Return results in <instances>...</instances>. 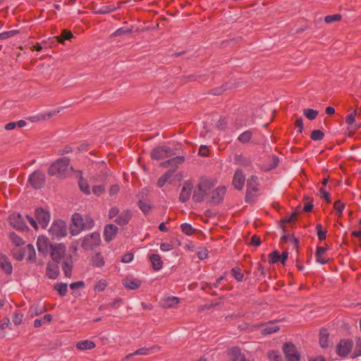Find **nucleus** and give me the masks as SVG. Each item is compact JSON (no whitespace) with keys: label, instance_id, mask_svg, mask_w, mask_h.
I'll use <instances>...</instances> for the list:
<instances>
[{"label":"nucleus","instance_id":"f257e3e1","mask_svg":"<svg viewBox=\"0 0 361 361\" xmlns=\"http://www.w3.org/2000/svg\"><path fill=\"white\" fill-rule=\"evenodd\" d=\"M26 218L29 221L30 225L35 228L38 229V225L42 228H46L50 221V214L49 211L42 209V208H37L35 209V219L30 216H27Z\"/></svg>","mask_w":361,"mask_h":361},{"label":"nucleus","instance_id":"f03ea898","mask_svg":"<svg viewBox=\"0 0 361 361\" xmlns=\"http://www.w3.org/2000/svg\"><path fill=\"white\" fill-rule=\"evenodd\" d=\"M69 169V159L66 157H63L59 159L50 166L48 173L50 176L63 177L67 175Z\"/></svg>","mask_w":361,"mask_h":361},{"label":"nucleus","instance_id":"7ed1b4c3","mask_svg":"<svg viewBox=\"0 0 361 361\" xmlns=\"http://www.w3.org/2000/svg\"><path fill=\"white\" fill-rule=\"evenodd\" d=\"M81 240V247L85 250H92L101 243L100 234L98 232H93L85 236Z\"/></svg>","mask_w":361,"mask_h":361},{"label":"nucleus","instance_id":"20e7f679","mask_svg":"<svg viewBox=\"0 0 361 361\" xmlns=\"http://www.w3.org/2000/svg\"><path fill=\"white\" fill-rule=\"evenodd\" d=\"M49 234L53 238H61L67 234V226L65 221L62 220L54 221L49 230Z\"/></svg>","mask_w":361,"mask_h":361},{"label":"nucleus","instance_id":"39448f33","mask_svg":"<svg viewBox=\"0 0 361 361\" xmlns=\"http://www.w3.org/2000/svg\"><path fill=\"white\" fill-rule=\"evenodd\" d=\"M66 252V247L62 243H56L50 245V257L56 263H59L61 260Z\"/></svg>","mask_w":361,"mask_h":361},{"label":"nucleus","instance_id":"423d86ee","mask_svg":"<svg viewBox=\"0 0 361 361\" xmlns=\"http://www.w3.org/2000/svg\"><path fill=\"white\" fill-rule=\"evenodd\" d=\"M70 229L73 235H78L85 229L84 219L80 214L75 213L73 215L72 224Z\"/></svg>","mask_w":361,"mask_h":361},{"label":"nucleus","instance_id":"0eeeda50","mask_svg":"<svg viewBox=\"0 0 361 361\" xmlns=\"http://www.w3.org/2000/svg\"><path fill=\"white\" fill-rule=\"evenodd\" d=\"M10 225L19 231H25L27 228L23 216L18 213H13L8 217Z\"/></svg>","mask_w":361,"mask_h":361},{"label":"nucleus","instance_id":"6e6552de","mask_svg":"<svg viewBox=\"0 0 361 361\" xmlns=\"http://www.w3.org/2000/svg\"><path fill=\"white\" fill-rule=\"evenodd\" d=\"M353 347V342L350 339H342L336 346V353L340 357L348 356Z\"/></svg>","mask_w":361,"mask_h":361},{"label":"nucleus","instance_id":"1a4fd4ad","mask_svg":"<svg viewBox=\"0 0 361 361\" xmlns=\"http://www.w3.org/2000/svg\"><path fill=\"white\" fill-rule=\"evenodd\" d=\"M283 350L288 361H300V355L294 345L286 343L283 345Z\"/></svg>","mask_w":361,"mask_h":361},{"label":"nucleus","instance_id":"9d476101","mask_svg":"<svg viewBox=\"0 0 361 361\" xmlns=\"http://www.w3.org/2000/svg\"><path fill=\"white\" fill-rule=\"evenodd\" d=\"M45 180V176L44 173L39 171H35L33 172L30 178L29 182L32 185V186L36 189L41 188Z\"/></svg>","mask_w":361,"mask_h":361},{"label":"nucleus","instance_id":"9b49d317","mask_svg":"<svg viewBox=\"0 0 361 361\" xmlns=\"http://www.w3.org/2000/svg\"><path fill=\"white\" fill-rule=\"evenodd\" d=\"M171 149L169 147L161 146L154 149L151 154V157L153 159L159 160L172 155Z\"/></svg>","mask_w":361,"mask_h":361},{"label":"nucleus","instance_id":"f8f14e48","mask_svg":"<svg viewBox=\"0 0 361 361\" xmlns=\"http://www.w3.org/2000/svg\"><path fill=\"white\" fill-rule=\"evenodd\" d=\"M259 189L258 178L255 176H252L247 180V193L246 199L251 196L252 192H256Z\"/></svg>","mask_w":361,"mask_h":361},{"label":"nucleus","instance_id":"ddd939ff","mask_svg":"<svg viewBox=\"0 0 361 361\" xmlns=\"http://www.w3.org/2000/svg\"><path fill=\"white\" fill-rule=\"evenodd\" d=\"M49 239L44 235H40L37 238V247L39 252L43 255H47L50 250V245Z\"/></svg>","mask_w":361,"mask_h":361},{"label":"nucleus","instance_id":"4468645a","mask_svg":"<svg viewBox=\"0 0 361 361\" xmlns=\"http://www.w3.org/2000/svg\"><path fill=\"white\" fill-rule=\"evenodd\" d=\"M192 188L193 185L190 181H186L184 183L179 196L180 202H185L189 200L191 196Z\"/></svg>","mask_w":361,"mask_h":361},{"label":"nucleus","instance_id":"2eb2a0df","mask_svg":"<svg viewBox=\"0 0 361 361\" xmlns=\"http://www.w3.org/2000/svg\"><path fill=\"white\" fill-rule=\"evenodd\" d=\"M227 356L229 361H243L245 360V355L238 347H233L227 350Z\"/></svg>","mask_w":361,"mask_h":361},{"label":"nucleus","instance_id":"dca6fc26","mask_svg":"<svg viewBox=\"0 0 361 361\" xmlns=\"http://www.w3.org/2000/svg\"><path fill=\"white\" fill-rule=\"evenodd\" d=\"M245 181V177L241 169H238L235 171L233 179V185L238 190H242L244 187Z\"/></svg>","mask_w":361,"mask_h":361},{"label":"nucleus","instance_id":"f3484780","mask_svg":"<svg viewBox=\"0 0 361 361\" xmlns=\"http://www.w3.org/2000/svg\"><path fill=\"white\" fill-rule=\"evenodd\" d=\"M226 189L224 186H220L211 191L209 197L214 203H219L224 198Z\"/></svg>","mask_w":361,"mask_h":361},{"label":"nucleus","instance_id":"a211bd4d","mask_svg":"<svg viewBox=\"0 0 361 361\" xmlns=\"http://www.w3.org/2000/svg\"><path fill=\"white\" fill-rule=\"evenodd\" d=\"M118 228L114 224H108L104 231V238L107 242L112 240L118 233Z\"/></svg>","mask_w":361,"mask_h":361},{"label":"nucleus","instance_id":"6ab92c4d","mask_svg":"<svg viewBox=\"0 0 361 361\" xmlns=\"http://www.w3.org/2000/svg\"><path fill=\"white\" fill-rule=\"evenodd\" d=\"M35 256L36 253L34 246L31 244H28L24 247L19 259L26 258L28 261H34L35 259Z\"/></svg>","mask_w":361,"mask_h":361},{"label":"nucleus","instance_id":"aec40b11","mask_svg":"<svg viewBox=\"0 0 361 361\" xmlns=\"http://www.w3.org/2000/svg\"><path fill=\"white\" fill-rule=\"evenodd\" d=\"M73 264V261L71 256L66 258L62 263V269L67 278H70L72 275Z\"/></svg>","mask_w":361,"mask_h":361},{"label":"nucleus","instance_id":"412c9836","mask_svg":"<svg viewBox=\"0 0 361 361\" xmlns=\"http://www.w3.org/2000/svg\"><path fill=\"white\" fill-rule=\"evenodd\" d=\"M59 274V267L56 264L49 262L47 265V275L49 279H55Z\"/></svg>","mask_w":361,"mask_h":361},{"label":"nucleus","instance_id":"4be33fe9","mask_svg":"<svg viewBox=\"0 0 361 361\" xmlns=\"http://www.w3.org/2000/svg\"><path fill=\"white\" fill-rule=\"evenodd\" d=\"M123 285L128 289L135 290L141 286V281L133 278H126L123 280Z\"/></svg>","mask_w":361,"mask_h":361},{"label":"nucleus","instance_id":"5701e85b","mask_svg":"<svg viewBox=\"0 0 361 361\" xmlns=\"http://www.w3.org/2000/svg\"><path fill=\"white\" fill-rule=\"evenodd\" d=\"M326 248L324 247H318L316 251V260L321 264H325L329 259L326 255Z\"/></svg>","mask_w":361,"mask_h":361},{"label":"nucleus","instance_id":"b1692460","mask_svg":"<svg viewBox=\"0 0 361 361\" xmlns=\"http://www.w3.org/2000/svg\"><path fill=\"white\" fill-rule=\"evenodd\" d=\"M131 216V212L130 210H125L118 215L115 221L120 226L126 225L129 222Z\"/></svg>","mask_w":361,"mask_h":361},{"label":"nucleus","instance_id":"393cba45","mask_svg":"<svg viewBox=\"0 0 361 361\" xmlns=\"http://www.w3.org/2000/svg\"><path fill=\"white\" fill-rule=\"evenodd\" d=\"M149 259L152 264L153 269L156 271L161 269L163 267V261L160 255L157 254H152L149 255Z\"/></svg>","mask_w":361,"mask_h":361},{"label":"nucleus","instance_id":"a878e982","mask_svg":"<svg viewBox=\"0 0 361 361\" xmlns=\"http://www.w3.org/2000/svg\"><path fill=\"white\" fill-rule=\"evenodd\" d=\"M0 267L7 274H11L13 271V267L9 259L4 255H0Z\"/></svg>","mask_w":361,"mask_h":361},{"label":"nucleus","instance_id":"bb28decb","mask_svg":"<svg viewBox=\"0 0 361 361\" xmlns=\"http://www.w3.org/2000/svg\"><path fill=\"white\" fill-rule=\"evenodd\" d=\"M179 302V298L175 296L163 298L161 301V305L165 308L173 307L176 306Z\"/></svg>","mask_w":361,"mask_h":361},{"label":"nucleus","instance_id":"cd10ccee","mask_svg":"<svg viewBox=\"0 0 361 361\" xmlns=\"http://www.w3.org/2000/svg\"><path fill=\"white\" fill-rule=\"evenodd\" d=\"M183 161H184V157H181V156H178V157H173L172 159H170L165 162H163L161 164V165L164 167L172 166L173 169L171 170H173V169L176 170L177 166Z\"/></svg>","mask_w":361,"mask_h":361},{"label":"nucleus","instance_id":"c85d7f7f","mask_svg":"<svg viewBox=\"0 0 361 361\" xmlns=\"http://www.w3.org/2000/svg\"><path fill=\"white\" fill-rule=\"evenodd\" d=\"M279 330V326L276 322H269L268 324L263 326L262 332L264 335L271 334L275 333Z\"/></svg>","mask_w":361,"mask_h":361},{"label":"nucleus","instance_id":"c756f323","mask_svg":"<svg viewBox=\"0 0 361 361\" xmlns=\"http://www.w3.org/2000/svg\"><path fill=\"white\" fill-rule=\"evenodd\" d=\"M212 187V183L207 180H202L198 185V188L200 190H202L203 193L206 194V195H207L208 197L211 193V190Z\"/></svg>","mask_w":361,"mask_h":361},{"label":"nucleus","instance_id":"7c9ffc66","mask_svg":"<svg viewBox=\"0 0 361 361\" xmlns=\"http://www.w3.org/2000/svg\"><path fill=\"white\" fill-rule=\"evenodd\" d=\"M95 346V343L89 340L82 341L78 342L76 344L77 348L81 350H92L94 348Z\"/></svg>","mask_w":361,"mask_h":361},{"label":"nucleus","instance_id":"2f4dec72","mask_svg":"<svg viewBox=\"0 0 361 361\" xmlns=\"http://www.w3.org/2000/svg\"><path fill=\"white\" fill-rule=\"evenodd\" d=\"M91 263L94 267H102L104 265L105 261L102 254L97 252L92 257Z\"/></svg>","mask_w":361,"mask_h":361},{"label":"nucleus","instance_id":"473e14b6","mask_svg":"<svg viewBox=\"0 0 361 361\" xmlns=\"http://www.w3.org/2000/svg\"><path fill=\"white\" fill-rule=\"evenodd\" d=\"M319 344L322 348L329 345V333L326 329H322L319 334Z\"/></svg>","mask_w":361,"mask_h":361},{"label":"nucleus","instance_id":"72a5a7b5","mask_svg":"<svg viewBox=\"0 0 361 361\" xmlns=\"http://www.w3.org/2000/svg\"><path fill=\"white\" fill-rule=\"evenodd\" d=\"M175 171V169L173 170H169L166 171L162 176H161L157 181V185L159 188H162L166 183L171 178L173 172Z\"/></svg>","mask_w":361,"mask_h":361},{"label":"nucleus","instance_id":"f704fd0d","mask_svg":"<svg viewBox=\"0 0 361 361\" xmlns=\"http://www.w3.org/2000/svg\"><path fill=\"white\" fill-rule=\"evenodd\" d=\"M208 196L203 193L198 188L195 190L192 195V199L196 202H201L204 200Z\"/></svg>","mask_w":361,"mask_h":361},{"label":"nucleus","instance_id":"c9c22d12","mask_svg":"<svg viewBox=\"0 0 361 361\" xmlns=\"http://www.w3.org/2000/svg\"><path fill=\"white\" fill-rule=\"evenodd\" d=\"M54 288L61 296H64L68 291V286L66 283H58L55 284Z\"/></svg>","mask_w":361,"mask_h":361},{"label":"nucleus","instance_id":"e433bc0d","mask_svg":"<svg viewBox=\"0 0 361 361\" xmlns=\"http://www.w3.org/2000/svg\"><path fill=\"white\" fill-rule=\"evenodd\" d=\"M57 39V41L61 44L64 43V40H70L73 37V35L71 33V31L68 30H63L61 33V36L56 37Z\"/></svg>","mask_w":361,"mask_h":361},{"label":"nucleus","instance_id":"4c0bfd02","mask_svg":"<svg viewBox=\"0 0 361 361\" xmlns=\"http://www.w3.org/2000/svg\"><path fill=\"white\" fill-rule=\"evenodd\" d=\"M235 163L244 166H249L250 161L248 159L243 157L241 154H236L234 157Z\"/></svg>","mask_w":361,"mask_h":361},{"label":"nucleus","instance_id":"58836bf2","mask_svg":"<svg viewBox=\"0 0 361 361\" xmlns=\"http://www.w3.org/2000/svg\"><path fill=\"white\" fill-rule=\"evenodd\" d=\"M79 187L80 188V190L85 193V194H87V195H89L90 193V188L88 185V183L87 181L81 178L80 180H79Z\"/></svg>","mask_w":361,"mask_h":361},{"label":"nucleus","instance_id":"ea45409f","mask_svg":"<svg viewBox=\"0 0 361 361\" xmlns=\"http://www.w3.org/2000/svg\"><path fill=\"white\" fill-rule=\"evenodd\" d=\"M345 204L343 203L341 200H336L334 204V208L336 211L338 216H341L343 212L345 209Z\"/></svg>","mask_w":361,"mask_h":361},{"label":"nucleus","instance_id":"a19ab883","mask_svg":"<svg viewBox=\"0 0 361 361\" xmlns=\"http://www.w3.org/2000/svg\"><path fill=\"white\" fill-rule=\"evenodd\" d=\"M155 348H142L135 351L132 355H146L153 353V350Z\"/></svg>","mask_w":361,"mask_h":361},{"label":"nucleus","instance_id":"79ce46f5","mask_svg":"<svg viewBox=\"0 0 361 361\" xmlns=\"http://www.w3.org/2000/svg\"><path fill=\"white\" fill-rule=\"evenodd\" d=\"M10 239L16 246H20L24 244V240L15 233H10Z\"/></svg>","mask_w":361,"mask_h":361},{"label":"nucleus","instance_id":"37998d69","mask_svg":"<svg viewBox=\"0 0 361 361\" xmlns=\"http://www.w3.org/2000/svg\"><path fill=\"white\" fill-rule=\"evenodd\" d=\"M304 115L310 120H314L318 115V111L312 109H306L304 110Z\"/></svg>","mask_w":361,"mask_h":361},{"label":"nucleus","instance_id":"c03bdc74","mask_svg":"<svg viewBox=\"0 0 361 361\" xmlns=\"http://www.w3.org/2000/svg\"><path fill=\"white\" fill-rule=\"evenodd\" d=\"M106 286H107L106 281L104 279H101L97 282V283L94 286V289L97 292H102L106 288Z\"/></svg>","mask_w":361,"mask_h":361},{"label":"nucleus","instance_id":"a18cd8bd","mask_svg":"<svg viewBox=\"0 0 361 361\" xmlns=\"http://www.w3.org/2000/svg\"><path fill=\"white\" fill-rule=\"evenodd\" d=\"M324 137V134L320 130H314L311 133V139L315 141L321 140Z\"/></svg>","mask_w":361,"mask_h":361},{"label":"nucleus","instance_id":"49530a36","mask_svg":"<svg viewBox=\"0 0 361 361\" xmlns=\"http://www.w3.org/2000/svg\"><path fill=\"white\" fill-rule=\"evenodd\" d=\"M180 228H181V230L182 231L188 235H191L193 234L194 233V229L192 227V226L189 224H182L181 226H180Z\"/></svg>","mask_w":361,"mask_h":361},{"label":"nucleus","instance_id":"de8ad7c7","mask_svg":"<svg viewBox=\"0 0 361 361\" xmlns=\"http://www.w3.org/2000/svg\"><path fill=\"white\" fill-rule=\"evenodd\" d=\"M361 355V340L358 338L356 341L354 352L352 354V357L355 358Z\"/></svg>","mask_w":361,"mask_h":361},{"label":"nucleus","instance_id":"09e8293b","mask_svg":"<svg viewBox=\"0 0 361 361\" xmlns=\"http://www.w3.org/2000/svg\"><path fill=\"white\" fill-rule=\"evenodd\" d=\"M252 137V133L250 130L245 131L244 133H241L239 137L238 140L243 142L245 143L247 142Z\"/></svg>","mask_w":361,"mask_h":361},{"label":"nucleus","instance_id":"8fccbe9b","mask_svg":"<svg viewBox=\"0 0 361 361\" xmlns=\"http://www.w3.org/2000/svg\"><path fill=\"white\" fill-rule=\"evenodd\" d=\"M341 19V15L336 13V14H334V15L326 16L324 18V21L326 23H331L333 22L338 21Z\"/></svg>","mask_w":361,"mask_h":361},{"label":"nucleus","instance_id":"3c124183","mask_svg":"<svg viewBox=\"0 0 361 361\" xmlns=\"http://www.w3.org/2000/svg\"><path fill=\"white\" fill-rule=\"evenodd\" d=\"M280 261V253L279 251H274L269 255V262L276 263Z\"/></svg>","mask_w":361,"mask_h":361},{"label":"nucleus","instance_id":"603ef678","mask_svg":"<svg viewBox=\"0 0 361 361\" xmlns=\"http://www.w3.org/2000/svg\"><path fill=\"white\" fill-rule=\"evenodd\" d=\"M316 230L317 232V236L319 240H323L326 237V231H324L322 229V226L321 224H317L316 226Z\"/></svg>","mask_w":361,"mask_h":361},{"label":"nucleus","instance_id":"864d4df0","mask_svg":"<svg viewBox=\"0 0 361 361\" xmlns=\"http://www.w3.org/2000/svg\"><path fill=\"white\" fill-rule=\"evenodd\" d=\"M138 206L144 214H147L151 210V205L145 202L139 201Z\"/></svg>","mask_w":361,"mask_h":361},{"label":"nucleus","instance_id":"5fc2aeb1","mask_svg":"<svg viewBox=\"0 0 361 361\" xmlns=\"http://www.w3.org/2000/svg\"><path fill=\"white\" fill-rule=\"evenodd\" d=\"M268 357L271 361H282V357L279 355L278 352L274 350L269 352Z\"/></svg>","mask_w":361,"mask_h":361},{"label":"nucleus","instance_id":"6e6d98bb","mask_svg":"<svg viewBox=\"0 0 361 361\" xmlns=\"http://www.w3.org/2000/svg\"><path fill=\"white\" fill-rule=\"evenodd\" d=\"M23 314L20 312V311H19V310L16 311L14 314V317L13 319V323L16 325L20 324L23 322Z\"/></svg>","mask_w":361,"mask_h":361},{"label":"nucleus","instance_id":"4d7b16f0","mask_svg":"<svg viewBox=\"0 0 361 361\" xmlns=\"http://www.w3.org/2000/svg\"><path fill=\"white\" fill-rule=\"evenodd\" d=\"M84 219V227L85 229H91L94 226L93 219L88 216H86Z\"/></svg>","mask_w":361,"mask_h":361},{"label":"nucleus","instance_id":"13d9d810","mask_svg":"<svg viewBox=\"0 0 361 361\" xmlns=\"http://www.w3.org/2000/svg\"><path fill=\"white\" fill-rule=\"evenodd\" d=\"M18 33V31L16 30H9L6 32H4L0 33V39H6L9 37H11L16 35Z\"/></svg>","mask_w":361,"mask_h":361},{"label":"nucleus","instance_id":"bf43d9fd","mask_svg":"<svg viewBox=\"0 0 361 361\" xmlns=\"http://www.w3.org/2000/svg\"><path fill=\"white\" fill-rule=\"evenodd\" d=\"M231 271L232 275L234 276L235 279H237L239 281L243 280L244 275L239 269L233 268Z\"/></svg>","mask_w":361,"mask_h":361},{"label":"nucleus","instance_id":"052dcab7","mask_svg":"<svg viewBox=\"0 0 361 361\" xmlns=\"http://www.w3.org/2000/svg\"><path fill=\"white\" fill-rule=\"evenodd\" d=\"M160 249L163 252L171 251L173 249V245L169 243H161L160 244Z\"/></svg>","mask_w":361,"mask_h":361},{"label":"nucleus","instance_id":"680f3d73","mask_svg":"<svg viewBox=\"0 0 361 361\" xmlns=\"http://www.w3.org/2000/svg\"><path fill=\"white\" fill-rule=\"evenodd\" d=\"M320 195L322 198L325 199L328 203L331 202L330 193L328 192L324 187H322L319 190Z\"/></svg>","mask_w":361,"mask_h":361},{"label":"nucleus","instance_id":"e2e57ef3","mask_svg":"<svg viewBox=\"0 0 361 361\" xmlns=\"http://www.w3.org/2000/svg\"><path fill=\"white\" fill-rule=\"evenodd\" d=\"M104 186L102 185H94L92 188L94 194L98 196L102 195L104 192Z\"/></svg>","mask_w":361,"mask_h":361},{"label":"nucleus","instance_id":"0e129e2a","mask_svg":"<svg viewBox=\"0 0 361 361\" xmlns=\"http://www.w3.org/2000/svg\"><path fill=\"white\" fill-rule=\"evenodd\" d=\"M133 254L132 252H128L123 256L121 262L123 263H129L133 261Z\"/></svg>","mask_w":361,"mask_h":361},{"label":"nucleus","instance_id":"69168bd1","mask_svg":"<svg viewBox=\"0 0 361 361\" xmlns=\"http://www.w3.org/2000/svg\"><path fill=\"white\" fill-rule=\"evenodd\" d=\"M355 115H356V112L355 111L354 113H352V114H350L347 115V116L345 118L346 123L350 125V126L353 125V123L355 121Z\"/></svg>","mask_w":361,"mask_h":361},{"label":"nucleus","instance_id":"338daca9","mask_svg":"<svg viewBox=\"0 0 361 361\" xmlns=\"http://www.w3.org/2000/svg\"><path fill=\"white\" fill-rule=\"evenodd\" d=\"M295 126L298 128V133H301L303 130V121L302 118H298L295 122Z\"/></svg>","mask_w":361,"mask_h":361},{"label":"nucleus","instance_id":"774afa93","mask_svg":"<svg viewBox=\"0 0 361 361\" xmlns=\"http://www.w3.org/2000/svg\"><path fill=\"white\" fill-rule=\"evenodd\" d=\"M119 214V209L118 207H112L109 212V219H113L116 216Z\"/></svg>","mask_w":361,"mask_h":361}]
</instances>
